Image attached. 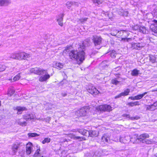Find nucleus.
<instances>
[{
	"mask_svg": "<svg viewBox=\"0 0 157 157\" xmlns=\"http://www.w3.org/2000/svg\"><path fill=\"white\" fill-rule=\"evenodd\" d=\"M82 48H79L78 50H72L70 52L69 56L71 59H75L77 60H79L82 62L85 59V49L82 46Z\"/></svg>",
	"mask_w": 157,
	"mask_h": 157,
	"instance_id": "obj_1",
	"label": "nucleus"
},
{
	"mask_svg": "<svg viewBox=\"0 0 157 157\" xmlns=\"http://www.w3.org/2000/svg\"><path fill=\"white\" fill-rule=\"evenodd\" d=\"M31 55L25 52H15L10 55V58L15 59L23 60L29 58Z\"/></svg>",
	"mask_w": 157,
	"mask_h": 157,
	"instance_id": "obj_2",
	"label": "nucleus"
},
{
	"mask_svg": "<svg viewBox=\"0 0 157 157\" xmlns=\"http://www.w3.org/2000/svg\"><path fill=\"white\" fill-rule=\"evenodd\" d=\"M40 81L47 82L50 78V75L48 74L46 70L41 69L40 70Z\"/></svg>",
	"mask_w": 157,
	"mask_h": 157,
	"instance_id": "obj_3",
	"label": "nucleus"
},
{
	"mask_svg": "<svg viewBox=\"0 0 157 157\" xmlns=\"http://www.w3.org/2000/svg\"><path fill=\"white\" fill-rule=\"evenodd\" d=\"M96 109L100 111L110 112L112 110V108L108 105H100L96 107Z\"/></svg>",
	"mask_w": 157,
	"mask_h": 157,
	"instance_id": "obj_4",
	"label": "nucleus"
},
{
	"mask_svg": "<svg viewBox=\"0 0 157 157\" xmlns=\"http://www.w3.org/2000/svg\"><path fill=\"white\" fill-rule=\"evenodd\" d=\"M92 38V40L95 46L99 45L101 44L102 39L101 36L94 35Z\"/></svg>",
	"mask_w": 157,
	"mask_h": 157,
	"instance_id": "obj_5",
	"label": "nucleus"
},
{
	"mask_svg": "<svg viewBox=\"0 0 157 157\" xmlns=\"http://www.w3.org/2000/svg\"><path fill=\"white\" fill-rule=\"evenodd\" d=\"M131 139L129 136H125L124 137H121L119 139L120 141L121 142L123 143L124 144H128L130 141L132 142L133 143H136V142L133 141Z\"/></svg>",
	"mask_w": 157,
	"mask_h": 157,
	"instance_id": "obj_6",
	"label": "nucleus"
},
{
	"mask_svg": "<svg viewBox=\"0 0 157 157\" xmlns=\"http://www.w3.org/2000/svg\"><path fill=\"white\" fill-rule=\"evenodd\" d=\"M87 90L88 92L93 95H96L99 93V92L93 86L89 87L87 89Z\"/></svg>",
	"mask_w": 157,
	"mask_h": 157,
	"instance_id": "obj_7",
	"label": "nucleus"
},
{
	"mask_svg": "<svg viewBox=\"0 0 157 157\" xmlns=\"http://www.w3.org/2000/svg\"><path fill=\"white\" fill-rule=\"evenodd\" d=\"M88 111V109L87 107H83L78 111V113L79 114L80 116H85L86 115Z\"/></svg>",
	"mask_w": 157,
	"mask_h": 157,
	"instance_id": "obj_8",
	"label": "nucleus"
},
{
	"mask_svg": "<svg viewBox=\"0 0 157 157\" xmlns=\"http://www.w3.org/2000/svg\"><path fill=\"white\" fill-rule=\"evenodd\" d=\"M154 22L155 24L151 25L150 26V28L151 31L153 32L152 33L153 34L157 36V21L154 20Z\"/></svg>",
	"mask_w": 157,
	"mask_h": 157,
	"instance_id": "obj_9",
	"label": "nucleus"
},
{
	"mask_svg": "<svg viewBox=\"0 0 157 157\" xmlns=\"http://www.w3.org/2000/svg\"><path fill=\"white\" fill-rule=\"evenodd\" d=\"M149 137V135L147 134H143L140 135L138 138H136L135 142L136 143L137 142V140H138L143 143V142H144L146 139L148 138Z\"/></svg>",
	"mask_w": 157,
	"mask_h": 157,
	"instance_id": "obj_10",
	"label": "nucleus"
},
{
	"mask_svg": "<svg viewBox=\"0 0 157 157\" xmlns=\"http://www.w3.org/2000/svg\"><path fill=\"white\" fill-rule=\"evenodd\" d=\"M132 48L133 49L140 50L141 48L144 46V44L142 43H133L131 44Z\"/></svg>",
	"mask_w": 157,
	"mask_h": 157,
	"instance_id": "obj_11",
	"label": "nucleus"
},
{
	"mask_svg": "<svg viewBox=\"0 0 157 157\" xmlns=\"http://www.w3.org/2000/svg\"><path fill=\"white\" fill-rule=\"evenodd\" d=\"M14 110L17 111V114H21L22 112L25 110H27V108L25 107H22L21 106H17L13 108Z\"/></svg>",
	"mask_w": 157,
	"mask_h": 157,
	"instance_id": "obj_12",
	"label": "nucleus"
},
{
	"mask_svg": "<svg viewBox=\"0 0 157 157\" xmlns=\"http://www.w3.org/2000/svg\"><path fill=\"white\" fill-rule=\"evenodd\" d=\"M35 117V115L31 113H27L23 116L24 118L27 121L29 119H34Z\"/></svg>",
	"mask_w": 157,
	"mask_h": 157,
	"instance_id": "obj_13",
	"label": "nucleus"
},
{
	"mask_svg": "<svg viewBox=\"0 0 157 157\" xmlns=\"http://www.w3.org/2000/svg\"><path fill=\"white\" fill-rule=\"evenodd\" d=\"M101 141L104 143H109L110 142L109 136L107 134H104L101 137Z\"/></svg>",
	"mask_w": 157,
	"mask_h": 157,
	"instance_id": "obj_14",
	"label": "nucleus"
},
{
	"mask_svg": "<svg viewBox=\"0 0 157 157\" xmlns=\"http://www.w3.org/2000/svg\"><path fill=\"white\" fill-rule=\"evenodd\" d=\"M20 144H13L12 146V150L13 154H15L17 152V150L19 148Z\"/></svg>",
	"mask_w": 157,
	"mask_h": 157,
	"instance_id": "obj_15",
	"label": "nucleus"
},
{
	"mask_svg": "<svg viewBox=\"0 0 157 157\" xmlns=\"http://www.w3.org/2000/svg\"><path fill=\"white\" fill-rule=\"evenodd\" d=\"M69 137L74 139H79L80 140H85V138L83 137H80L76 136L75 135L72 134H70L68 135Z\"/></svg>",
	"mask_w": 157,
	"mask_h": 157,
	"instance_id": "obj_16",
	"label": "nucleus"
},
{
	"mask_svg": "<svg viewBox=\"0 0 157 157\" xmlns=\"http://www.w3.org/2000/svg\"><path fill=\"white\" fill-rule=\"evenodd\" d=\"M10 3L9 0H0V6H6Z\"/></svg>",
	"mask_w": 157,
	"mask_h": 157,
	"instance_id": "obj_17",
	"label": "nucleus"
},
{
	"mask_svg": "<svg viewBox=\"0 0 157 157\" xmlns=\"http://www.w3.org/2000/svg\"><path fill=\"white\" fill-rule=\"evenodd\" d=\"M98 132L96 131H90L88 132V136L96 137L98 135Z\"/></svg>",
	"mask_w": 157,
	"mask_h": 157,
	"instance_id": "obj_18",
	"label": "nucleus"
},
{
	"mask_svg": "<svg viewBox=\"0 0 157 157\" xmlns=\"http://www.w3.org/2000/svg\"><path fill=\"white\" fill-rule=\"evenodd\" d=\"M64 14L63 13L60 15L59 17L57 19V21L58 23V24L61 26H63V20Z\"/></svg>",
	"mask_w": 157,
	"mask_h": 157,
	"instance_id": "obj_19",
	"label": "nucleus"
},
{
	"mask_svg": "<svg viewBox=\"0 0 157 157\" xmlns=\"http://www.w3.org/2000/svg\"><path fill=\"white\" fill-rule=\"evenodd\" d=\"M123 117H126L127 118H128L129 120H138L140 118L139 117L136 116L135 117H130L129 114H124L123 115Z\"/></svg>",
	"mask_w": 157,
	"mask_h": 157,
	"instance_id": "obj_20",
	"label": "nucleus"
},
{
	"mask_svg": "<svg viewBox=\"0 0 157 157\" xmlns=\"http://www.w3.org/2000/svg\"><path fill=\"white\" fill-rule=\"evenodd\" d=\"M149 60L152 63H154L157 62L156 60V57L155 56L150 55L149 56Z\"/></svg>",
	"mask_w": 157,
	"mask_h": 157,
	"instance_id": "obj_21",
	"label": "nucleus"
},
{
	"mask_svg": "<svg viewBox=\"0 0 157 157\" xmlns=\"http://www.w3.org/2000/svg\"><path fill=\"white\" fill-rule=\"evenodd\" d=\"M118 13L120 15H123L124 16H127L128 14V12L127 11H124L123 10L120 9L117 11Z\"/></svg>",
	"mask_w": 157,
	"mask_h": 157,
	"instance_id": "obj_22",
	"label": "nucleus"
},
{
	"mask_svg": "<svg viewBox=\"0 0 157 157\" xmlns=\"http://www.w3.org/2000/svg\"><path fill=\"white\" fill-rule=\"evenodd\" d=\"M78 132L83 135L88 136V132H89V131L86 129H80L78 131Z\"/></svg>",
	"mask_w": 157,
	"mask_h": 157,
	"instance_id": "obj_23",
	"label": "nucleus"
},
{
	"mask_svg": "<svg viewBox=\"0 0 157 157\" xmlns=\"http://www.w3.org/2000/svg\"><path fill=\"white\" fill-rule=\"evenodd\" d=\"M74 2L68 1L66 3V6L68 9H70L72 6H74Z\"/></svg>",
	"mask_w": 157,
	"mask_h": 157,
	"instance_id": "obj_24",
	"label": "nucleus"
},
{
	"mask_svg": "<svg viewBox=\"0 0 157 157\" xmlns=\"http://www.w3.org/2000/svg\"><path fill=\"white\" fill-rule=\"evenodd\" d=\"M139 72V70L135 69L132 71L131 74L133 76H137L138 75Z\"/></svg>",
	"mask_w": 157,
	"mask_h": 157,
	"instance_id": "obj_25",
	"label": "nucleus"
},
{
	"mask_svg": "<svg viewBox=\"0 0 157 157\" xmlns=\"http://www.w3.org/2000/svg\"><path fill=\"white\" fill-rule=\"evenodd\" d=\"M127 105L129 106L132 107L134 105H139L140 104L139 103V101H136V102L132 101L129 102L128 103Z\"/></svg>",
	"mask_w": 157,
	"mask_h": 157,
	"instance_id": "obj_26",
	"label": "nucleus"
},
{
	"mask_svg": "<svg viewBox=\"0 0 157 157\" xmlns=\"http://www.w3.org/2000/svg\"><path fill=\"white\" fill-rule=\"evenodd\" d=\"M147 92H145L142 94H139L135 96L136 100H138L141 99L145 94H147Z\"/></svg>",
	"mask_w": 157,
	"mask_h": 157,
	"instance_id": "obj_27",
	"label": "nucleus"
},
{
	"mask_svg": "<svg viewBox=\"0 0 157 157\" xmlns=\"http://www.w3.org/2000/svg\"><path fill=\"white\" fill-rule=\"evenodd\" d=\"M139 30L140 32L143 33L144 34L146 33L147 32L145 27L144 26L140 27L139 28Z\"/></svg>",
	"mask_w": 157,
	"mask_h": 157,
	"instance_id": "obj_28",
	"label": "nucleus"
},
{
	"mask_svg": "<svg viewBox=\"0 0 157 157\" xmlns=\"http://www.w3.org/2000/svg\"><path fill=\"white\" fill-rule=\"evenodd\" d=\"M30 71L31 72L35 74H38L39 73V70L37 67L34 68H32L30 70Z\"/></svg>",
	"mask_w": 157,
	"mask_h": 157,
	"instance_id": "obj_29",
	"label": "nucleus"
},
{
	"mask_svg": "<svg viewBox=\"0 0 157 157\" xmlns=\"http://www.w3.org/2000/svg\"><path fill=\"white\" fill-rule=\"evenodd\" d=\"M55 67L58 69H60L63 68V65L61 63L57 62L56 63Z\"/></svg>",
	"mask_w": 157,
	"mask_h": 157,
	"instance_id": "obj_30",
	"label": "nucleus"
},
{
	"mask_svg": "<svg viewBox=\"0 0 157 157\" xmlns=\"http://www.w3.org/2000/svg\"><path fill=\"white\" fill-rule=\"evenodd\" d=\"M129 92L130 90L127 89L125 90L123 92H122L121 93L122 96H125L128 95Z\"/></svg>",
	"mask_w": 157,
	"mask_h": 157,
	"instance_id": "obj_31",
	"label": "nucleus"
},
{
	"mask_svg": "<svg viewBox=\"0 0 157 157\" xmlns=\"http://www.w3.org/2000/svg\"><path fill=\"white\" fill-rule=\"evenodd\" d=\"M28 135L29 138L35 137L37 136H38L39 135L36 133H29Z\"/></svg>",
	"mask_w": 157,
	"mask_h": 157,
	"instance_id": "obj_32",
	"label": "nucleus"
},
{
	"mask_svg": "<svg viewBox=\"0 0 157 157\" xmlns=\"http://www.w3.org/2000/svg\"><path fill=\"white\" fill-rule=\"evenodd\" d=\"M14 90L13 89L9 88L8 90V95L11 96L14 93Z\"/></svg>",
	"mask_w": 157,
	"mask_h": 157,
	"instance_id": "obj_33",
	"label": "nucleus"
},
{
	"mask_svg": "<svg viewBox=\"0 0 157 157\" xmlns=\"http://www.w3.org/2000/svg\"><path fill=\"white\" fill-rule=\"evenodd\" d=\"M92 1L94 3L100 5L102 4L103 2V0H92Z\"/></svg>",
	"mask_w": 157,
	"mask_h": 157,
	"instance_id": "obj_34",
	"label": "nucleus"
},
{
	"mask_svg": "<svg viewBox=\"0 0 157 157\" xmlns=\"http://www.w3.org/2000/svg\"><path fill=\"white\" fill-rule=\"evenodd\" d=\"M21 73H19L18 74L14 77L13 78V80L14 81H17L21 78V76L20 75Z\"/></svg>",
	"mask_w": 157,
	"mask_h": 157,
	"instance_id": "obj_35",
	"label": "nucleus"
},
{
	"mask_svg": "<svg viewBox=\"0 0 157 157\" xmlns=\"http://www.w3.org/2000/svg\"><path fill=\"white\" fill-rule=\"evenodd\" d=\"M110 54L111 57L112 58H115L117 55V53L115 51H112L110 52Z\"/></svg>",
	"mask_w": 157,
	"mask_h": 157,
	"instance_id": "obj_36",
	"label": "nucleus"
},
{
	"mask_svg": "<svg viewBox=\"0 0 157 157\" xmlns=\"http://www.w3.org/2000/svg\"><path fill=\"white\" fill-rule=\"evenodd\" d=\"M26 152L27 154H30L32 152L33 147H26Z\"/></svg>",
	"mask_w": 157,
	"mask_h": 157,
	"instance_id": "obj_37",
	"label": "nucleus"
},
{
	"mask_svg": "<svg viewBox=\"0 0 157 157\" xmlns=\"http://www.w3.org/2000/svg\"><path fill=\"white\" fill-rule=\"evenodd\" d=\"M51 141V139L50 138H45L43 141H42V143L43 144H44L46 143H49Z\"/></svg>",
	"mask_w": 157,
	"mask_h": 157,
	"instance_id": "obj_38",
	"label": "nucleus"
},
{
	"mask_svg": "<svg viewBox=\"0 0 157 157\" xmlns=\"http://www.w3.org/2000/svg\"><path fill=\"white\" fill-rule=\"evenodd\" d=\"M6 67L4 65H2L0 64V71H2L5 70Z\"/></svg>",
	"mask_w": 157,
	"mask_h": 157,
	"instance_id": "obj_39",
	"label": "nucleus"
},
{
	"mask_svg": "<svg viewBox=\"0 0 157 157\" xmlns=\"http://www.w3.org/2000/svg\"><path fill=\"white\" fill-rule=\"evenodd\" d=\"M152 142V141L151 140L146 139L144 142H143V143H145L147 144H151Z\"/></svg>",
	"mask_w": 157,
	"mask_h": 157,
	"instance_id": "obj_40",
	"label": "nucleus"
},
{
	"mask_svg": "<svg viewBox=\"0 0 157 157\" xmlns=\"http://www.w3.org/2000/svg\"><path fill=\"white\" fill-rule=\"evenodd\" d=\"M18 124L22 126H25L26 125V123L25 121L21 122V121H19L18 122Z\"/></svg>",
	"mask_w": 157,
	"mask_h": 157,
	"instance_id": "obj_41",
	"label": "nucleus"
},
{
	"mask_svg": "<svg viewBox=\"0 0 157 157\" xmlns=\"http://www.w3.org/2000/svg\"><path fill=\"white\" fill-rule=\"evenodd\" d=\"M112 84L117 85L119 83V81H118L116 79H114L112 80Z\"/></svg>",
	"mask_w": 157,
	"mask_h": 157,
	"instance_id": "obj_42",
	"label": "nucleus"
},
{
	"mask_svg": "<svg viewBox=\"0 0 157 157\" xmlns=\"http://www.w3.org/2000/svg\"><path fill=\"white\" fill-rule=\"evenodd\" d=\"M121 40L124 41L129 42L132 40V39L131 38H122Z\"/></svg>",
	"mask_w": 157,
	"mask_h": 157,
	"instance_id": "obj_43",
	"label": "nucleus"
},
{
	"mask_svg": "<svg viewBox=\"0 0 157 157\" xmlns=\"http://www.w3.org/2000/svg\"><path fill=\"white\" fill-rule=\"evenodd\" d=\"M107 15V16L110 18H111L113 16V14L112 12H109V13H106L105 15Z\"/></svg>",
	"mask_w": 157,
	"mask_h": 157,
	"instance_id": "obj_44",
	"label": "nucleus"
},
{
	"mask_svg": "<svg viewBox=\"0 0 157 157\" xmlns=\"http://www.w3.org/2000/svg\"><path fill=\"white\" fill-rule=\"evenodd\" d=\"M87 18H82V19H78V22H83L87 20Z\"/></svg>",
	"mask_w": 157,
	"mask_h": 157,
	"instance_id": "obj_45",
	"label": "nucleus"
},
{
	"mask_svg": "<svg viewBox=\"0 0 157 157\" xmlns=\"http://www.w3.org/2000/svg\"><path fill=\"white\" fill-rule=\"evenodd\" d=\"M39 155V149H37L34 154V157H36Z\"/></svg>",
	"mask_w": 157,
	"mask_h": 157,
	"instance_id": "obj_46",
	"label": "nucleus"
},
{
	"mask_svg": "<svg viewBox=\"0 0 157 157\" xmlns=\"http://www.w3.org/2000/svg\"><path fill=\"white\" fill-rule=\"evenodd\" d=\"M32 147V144L31 143L29 142L27 144H26V147Z\"/></svg>",
	"mask_w": 157,
	"mask_h": 157,
	"instance_id": "obj_47",
	"label": "nucleus"
},
{
	"mask_svg": "<svg viewBox=\"0 0 157 157\" xmlns=\"http://www.w3.org/2000/svg\"><path fill=\"white\" fill-rule=\"evenodd\" d=\"M147 110H152L151 109V108H153L152 107V106H151V105H147Z\"/></svg>",
	"mask_w": 157,
	"mask_h": 157,
	"instance_id": "obj_48",
	"label": "nucleus"
},
{
	"mask_svg": "<svg viewBox=\"0 0 157 157\" xmlns=\"http://www.w3.org/2000/svg\"><path fill=\"white\" fill-rule=\"evenodd\" d=\"M121 96H122V95L121 94V93L120 94H119L117 96H116L114 98H115L116 99L117 98H120Z\"/></svg>",
	"mask_w": 157,
	"mask_h": 157,
	"instance_id": "obj_49",
	"label": "nucleus"
},
{
	"mask_svg": "<svg viewBox=\"0 0 157 157\" xmlns=\"http://www.w3.org/2000/svg\"><path fill=\"white\" fill-rule=\"evenodd\" d=\"M74 2L75 3L74 4V6H75L77 7L78 6H79V5L80 4V3L75 2Z\"/></svg>",
	"mask_w": 157,
	"mask_h": 157,
	"instance_id": "obj_50",
	"label": "nucleus"
},
{
	"mask_svg": "<svg viewBox=\"0 0 157 157\" xmlns=\"http://www.w3.org/2000/svg\"><path fill=\"white\" fill-rule=\"evenodd\" d=\"M118 32H117V30H116V33H113V32H112L111 34L113 36H116V35L117 34V33H118Z\"/></svg>",
	"mask_w": 157,
	"mask_h": 157,
	"instance_id": "obj_51",
	"label": "nucleus"
},
{
	"mask_svg": "<svg viewBox=\"0 0 157 157\" xmlns=\"http://www.w3.org/2000/svg\"><path fill=\"white\" fill-rule=\"evenodd\" d=\"M128 99H130L132 100H136L135 96L134 97H129Z\"/></svg>",
	"mask_w": 157,
	"mask_h": 157,
	"instance_id": "obj_52",
	"label": "nucleus"
},
{
	"mask_svg": "<svg viewBox=\"0 0 157 157\" xmlns=\"http://www.w3.org/2000/svg\"><path fill=\"white\" fill-rule=\"evenodd\" d=\"M151 106L153 107H155L157 106V102L154 103L153 104L151 105Z\"/></svg>",
	"mask_w": 157,
	"mask_h": 157,
	"instance_id": "obj_53",
	"label": "nucleus"
},
{
	"mask_svg": "<svg viewBox=\"0 0 157 157\" xmlns=\"http://www.w3.org/2000/svg\"><path fill=\"white\" fill-rule=\"evenodd\" d=\"M154 13L155 16L157 17V10H155Z\"/></svg>",
	"mask_w": 157,
	"mask_h": 157,
	"instance_id": "obj_54",
	"label": "nucleus"
},
{
	"mask_svg": "<svg viewBox=\"0 0 157 157\" xmlns=\"http://www.w3.org/2000/svg\"><path fill=\"white\" fill-rule=\"evenodd\" d=\"M50 120V118L49 117H48L46 119V121L49 122Z\"/></svg>",
	"mask_w": 157,
	"mask_h": 157,
	"instance_id": "obj_55",
	"label": "nucleus"
},
{
	"mask_svg": "<svg viewBox=\"0 0 157 157\" xmlns=\"http://www.w3.org/2000/svg\"><path fill=\"white\" fill-rule=\"evenodd\" d=\"M151 91L152 92H155V91H157V88L154 89L152 90H151Z\"/></svg>",
	"mask_w": 157,
	"mask_h": 157,
	"instance_id": "obj_56",
	"label": "nucleus"
},
{
	"mask_svg": "<svg viewBox=\"0 0 157 157\" xmlns=\"http://www.w3.org/2000/svg\"><path fill=\"white\" fill-rule=\"evenodd\" d=\"M66 95H67L65 93V94H62V95L63 97L65 96Z\"/></svg>",
	"mask_w": 157,
	"mask_h": 157,
	"instance_id": "obj_57",
	"label": "nucleus"
},
{
	"mask_svg": "<svg viewBox=\"0 0 157 157\" xmlns=\"http://www.w3.org/2000/svg\"><path fill=\"white\" fill-rule=\"evenodd\" d=\"M115 75L117 77H118V78L119 77L118 76H117V75H120V74H115Z\"/></svg>",
	"mask_w": 157,
	"mask_h": 157,
	"instance_id": "obj_58",
	"label": "nucleus"
},
{
	"mask_svg": "<svg viewBox=\"0 0 157 157\" xmlns=\"http://www.w3.org/2000/svg\"><path fill=\"white\" fill-rule=\"evenodd\" d=\"M105 62V61H103L101 63L102 65H103L104 64Z\"/></svg>",
	"mask_w": 157,
	"mask_h": 157,
	"instance_id": "obj_59",
	"label": "nucleus"
},
{
	"mask_svg": "<svg viewBox=\"0 0 157 157\" xmlns=\"http://www.w3.org/2000/svg\"><path fill=\"white\" fill-rule=\"evenodd\" d=\"M1 105V101H0V106Z\"/></svg>",
	"mask_w": 157,
	"mask_h": 157,
	"instance_id": "obj_60",
	"label": "nucleus"
},
{
	"mask_svg": "<svg viewBox=\"0 0 157 157\" xmlns=\"http://www.w3.org/2000/svg\"><path fill=\"white\" fill-rule=\"evenodd\" d=\"M156 157H157V153L155 155Z\"/></svg>",
	"mask_w": 157,
	"mask_h": 157,
	"instance_id": "obj_61",
	"label": "nucleus"
},
{
	"mask_svg": "<svg viewBox=\"0 0 157 157\" xmlns=\"http://www.w3.org/2000/svg\"><path fill=\"white\" fill-rule=\"evenodd\" d=\"M106 66V67H107V65H106V66Z\"/></svg>",
	"mask_w": 157,
	"mask_h": 157,
	"instance_id": "obj_62",
	"label": "nucleus"
},
{
	"mask_svg": "<svg viewBox=\"0 0 157 157\" xmlns=\"http://www.w3.org/2000/svg\"><path fill=\"white\" fill-rule=\"evenodd\" d=\"M1 46V44H0V47Z\"/></svg>",
	"mask_w": 157,
	"mask_h": 157,
	"instance_id": "obj_63",
	"label": "nucleus"
},
{
	"mask_svg": "<svg viewBox=\"0 0 157 157\" xmlns=\"http://www.w3.org/2000/svg\"><path fill=\"white\" fill-rule=\"evenodd\" d=\"M104 66V67H105V65H104V66Z\"/></svg>",
	"mask_w": 157,
	"mask_h": 157,
	"instance_id": "obj_64",
	"label": "nucleus"
}]
</instances>
